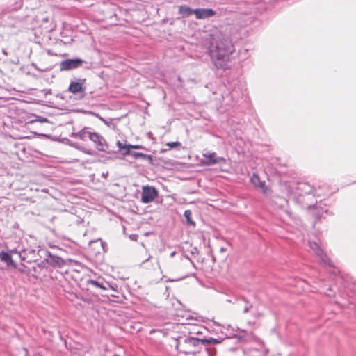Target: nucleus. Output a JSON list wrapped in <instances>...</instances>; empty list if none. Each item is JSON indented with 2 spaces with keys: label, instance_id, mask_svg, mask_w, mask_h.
Returning <instances> with one entry per match:
<instances>
[{
  "label": "nucleus",
  "instance_id": "obj_1",
  "mask_svg": "<svg viewBox=\"0 0 356 356\" xmlns=\"http://www.w3.org/2000/svg\"><path fill=\"white\" fill-rule=\"evenodd\" d=\"M234 51V46L229 39H222L218 42L216 47V58L218 60H227Z\"/></svg>",
  "mask_w": 356,
  "mask_h": 356
},
{
  "label": "nucleus",
  "instance_id": "obj_2",
  "mask_svg": "<svg viewBox=\"0 0 356 356\" xmlns=\"http://www.w3.org/2000/svg\"><path fill=\"white\" fill-rule=\"evenodd\" d=\"M88 137L95 144V147L101 152H106L108 149V145L104 137L97 133H88Z\"/></svg>",
  "mask_w": 356,
  "mask_h": 356
},
{
  "label": "nucleus",
  "instance_id": "obj_3",
  "mask_svg": "<svg viewBox=\"0 0 356 356\" xmlns=\"http://www.w3.org/2000/svg\"><path fill=\"white\" fill-rule=\"evenodd\" d=\"M309 246L310 249L314 252V254L321 259V261L325 264L330 265V259L326 254V253L321 249L318 244L314 241H309Z\"/></svg>",
  "mask_w": 356,
  "mask_h": 356
},
{
  "label": "nucleus",
  "instance_id": "obj_4",
  "mask_svg": "<svg viewBox=\"0 0 356 356\" xmlns=\"http://www.w3.org/2000/svg\"><path fill=\"white\" fill-rule=\"evenodd\" d=\"M158 192L152 186H144L141 195V201L143 203H149L154 200L157 197Z\"/></svg>",
  "mask_w": 356,
  "mask_h": 356
},
{
  "label": "nucleus",
  "instance_id": "obj_5",
  "mask_svg": "<svg viewBox=\"0 0 356 356\" xmlns=\"http://www.w3.org/2000/svg\"><path fill=\"white\" fill-rule=\"evenodd\" d=\"M203 156L205 160L203 161L202 163L206 165H211L220 163H225L226 162V159L224 157H217L215 152L204 153L203 154Z\"/></svg>",
  "mask_w": 356,
  "mask_h": 356
},
{
  "label": "nucleus",
  "instance_id": "obj_6",
  "mask_svg": "<svg viewBox=\"0 0 356 356\" xmlns=\"http://www.w3.org/2000/svg\"><path fill=\"white\" fill-rule=\"evenodd\" d=\"M216 15V12L211 8L194 9V15L197 19H204L211 17Z\"/></svg>",
  "mask_w": 356,
  "mask_h": 356
},
{
  "label": "nucleus",
  "instance_id": "obj_7",
  "mask_svg": "<svg viewBox=\"0 0 356 356\" xmlns=\"http://www.w3.org/2000/svg\"><path fill=\"white\" fill-rule=\"evenodd\" d=\"M83 61L81 59H72L65 60L60 64L61 70H70L76 68L82 64Z\"/></svg>",
  "mask_w": 356,
  "mask_h": 356
},
{
  "label": "nucleus",
  "instance_id": "obj_8",
  "mask_svg": "<svg viewBox=\"0 0 356 356\" xmlns=\"http://www.w3.org/2000/svg\"><path fill=\"white\" fill-rule=\"evenodd\" d=\"M15 250H10L9 252H0V260L6 264L8 266H12L15 268L17 264L13 261L11 254L15 252Z\"/></svg>",
  "mask_w": 356,
  "mask_h": 356
},
{
  "label": "nucleus",
  "instance_id": "obj_9",
  "mask_svg": "<svg viewBox=\"0 0 356 356\" xmlns=\"http://www.w3.org/2000/svg\"><path fill=\"white\" fill-rule=\"evenodd\" d=\"M251 182L256 188L260 189L264 193H267L268 192V188L266 186L265 181H262L257 174H253L251 177Z\"/></svg>",
  "mask_w": 356,
  "mask_h": 356
},
{
  "label": "nucleus",
  "instance_id": "obj_10",
  "mask_svg": "<svg viewBox=\"0 0 356 356\" xmlns=\"http://www.w3.org/2000/svg\"><path fill=\"white\" fill-rule=\"evenodd\" d=\"M89 251L94 255L99 254L104 251L103 243L101 240L92 241L89 244Z\"/></svg>",
  "mask_w": 356,
  "mask_h": 356
},
{
  "label": "nucleus",
  "instance_id": "obj_11",
  "mask_svg": "<svg viewBox=\"0 0 356 356\" xmlns=\"http://www.w3.org/2000/svg\"><path fill=\"white\" fill-rule=\"evenodd\" d=\"M117 145L118 147V148L121 150H126V152L124 153L125 155H127V154H130V149H143V147L140 145H123L122 143H120V141H118L117 143Z\"/></svg>",
  "mask_w": 356,
  "mask_h": 356
},
{
  "label": "nucleus",
  "instance_id": "obj_12",
  "mask_svg": "<svg viewBox=\"0 0 356 356\" xmlns=\"http://www.w3.org/2000/svg\"><path fill=\"white\" fill-rule=\"evenodd\" d=\"M68 90L73 94H76L78 92H83L84 87L83 86L82 83L72 82L69 86Z\"/></svg>",
  "mask_w": 356,
  "mask_h": 356
},
{
  "label": "nucleus",
  "instance_id": "obj_13",
  "mask_svg": "<svg viewBox=\"0 0 356 356\" xmlns=\"http://www.w3.org/2000/svg\"><path fill=\"white\" fill-rule=\"evenodd\" d=\"M179 14L181 15L182 17H188L191 15H194V9L186 5H181L179 6Z\"/></svg>",
  "mask_w": 356,
  "mask_h": 356
},
{
  "label": "nucleus",
  "instance_id": "obj_14",
  "mask_svg": "<svg viewBox=\"0 0 356 356\" xmlns=\"http://www.w3.org/2000/svg\"><path fill=\"white\" fill-rule=\"evenodd\" d=\"M86 282L88 284H92V285L99 287L103 290H107L108 289V287L104 286L102 284L98 282L97 281L93 280H88Z\"/></svg>",
  "mask_w": 356,
  "mask_h": 356
},
{
  "label": "nucleus",
  "instance_id": "obj_15",
  "mask_svg": "<svg viewBox=\"0 0 356 356\" xmlns=\"http://www.w3.org/2000/svg\"><path fill=\"white\" fill-rule=\"evenodd\" d=\"M129 154H131L133 158L137 159H139V158H142V159H146V158H149V159H151V156H148L147 154H145L143 153H140V152H134V153H130Z\"/></svg>",
  "mask_w": 356,
  "mask_h": 356
},
{
  "label": "nucleus",
  "instance_id": "obj_16",
  "mask_svg": "<svg viewBox=\"0 0 356 356\" xmlns=\"http://www.w3.org/2000/svg\"><path fill=\"white\" fill-rule=\"evenodd\" d=\"M192 212L191 210H186L184 211V216L187 220L188 223L191 225H195V222L191 220Z\"/></svg>",
  "mask_w": 356,
  "mask_h": 356
},
{
  "label": "nucleus",
  "instance_id": "obj_17",
  "mask_svg": "<svg viewBox=\"0 0 356 356\" xmlns=\"http://www.w3.org/2000/svg\"><path fill=\"white\" fill-rule=\"evenodd\" d=\"M165 146L168 147L169 149H172V148L181 147V144L179 142H170V143H167L165 144Z\"/></svg>",
  "mask_w": 356,
  "mask_h": 356
},
{
  "label": "nucleus",
  "instance_id": "obj_18",
  "mask_svg": "<svg viewBox=\"0 0 356 356\" xmlns=\"http://www.w3.org/2000/svg\"><path fill=\"white\" fill-rule=\"evenodd\" d=\"M49 262L54 266H56V265L60 266V261H59L58 259H56V258H53V257L50 259Z\"/></svg>",
  "mask_w": 356,
  "mask_h": 356
},
{
  "label": "nucleus",
  "instance_id": "obj_19",
  "mask_svg": "<svg viewBox=\"0 0 356 356\" xmlns=\"http://www.w3.org/2000/svg\"><path fill=\"white\" fill-rule=\"evenodd\" d=\"M112 297L118 298V296L115 294V293H113V294L111 295Z\"/></svg>",
  "mask_w": 356,
  "mask_h": 356
},
{
  "label": "nucleus",
  "instance_id": "obj_20",
  "mask_svg": "<svg viewBox=\"0 0 356 356\" xmlns=\"http://www.w3.org/2000/svg\"><path fill=\"white\" fill-rule=\"evenodd\" d=\"M112 297L118 298V296L115 294V293H113V294L111 295Z\"/></svg>",
  "mask_w": 356,
  "mask_h": 356
},
{
  "label": "nucleus",
  "instance_id": "obj_21",
  "mask_svg": "<svg viewBox=\"0 0 356 356\" xmlns=\"http://www.w3.org/2000/svg\"><path fill=\"white\" fill-rule=\"evenodd\" d=\"M109 288L112 289L113 291H116V290L111 285H108Z\"/></svg>",
  "mask_w": 356,
  "mask_h": 356
},
{
  "label": "nucleus",
  "instance_id": "obj_22",
  "mask_svg": "<svg viewBox=\"0 0 356 356\" xmlns=\"http://www.w3.org/2000/svg\"><path fill=\"white\" fill-rule=\"evenodd\" d=\"M175 252H172V253H171V256H172H172H174V255H175Z\"/></svg>",
  "mask_w": 356,
  "mask_h": 356
},
{
  "label": "nucleus",
  "instance_id": "obj_23",
  "mask_svg": "<svg viewBox=\"0 0 356 356\" xmlns=\"http://www.w3.org/2000/svg\"><path fill=\"white\" fill-rule=\"evenodd\" d=\"M212 341H213L214 343H218L216 339H212Z\"/></svg>",
  "mask_w": 356,
  "mask_h": 356
}]
</instances>
